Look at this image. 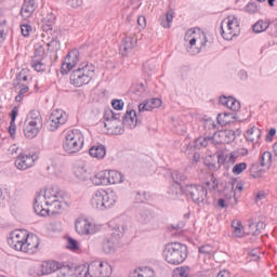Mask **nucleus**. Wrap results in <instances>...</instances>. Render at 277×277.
I'll return each mask as SVG.
<instances>
[{"mask_svg": "<svg viewBox=\"0 0 277 277\" xmlns=\"http://www.w3.org/2000/svg\"><path fill=\"white\" fill-rule=\"evenodd\" d=\"M62 202H64V195H62V190L57 187H51L45 189L44 195H38L35 198L34 202V211L37 215L41 217H47L49 213H57V211H62ZM45 207H51V209H45Z\"/></svg>", "mask_w": 277, "mask_h": 277, "instance_id": "nucleus-1", "label": "nucleus"}, {"mask_svg": "<svg viewBox=\"0 0 277 277\" xmlns=\"http://www.w3.org/2000/svg\"><path fill=\"white\" fill-rule=\"evenodd\" d=\"M94 65L82 62L69 76V81L75 88H83L94 79Z\"/></svg>", "mask_w": 277, "mask_h": 277, "instance_id": "nucleus-2", "label": "nucleus"}, {"mask_svg": "<svg viewBox=\"0 0 277 277\" xmlns=\"http://www.w3.org/2000/svg\"><path fill=\"white\" fill-rule=\"evenodd\" d=\"M187 254H189L187 247L181 242L168 243L163 250V256L170 265H181V263H185Z\"/></svg>", "mask_w": 277, "mask_h": 277, "instance_id": "nucleus-3", "label": "nucleus"}, {"mask_svg": "<svg viewBox=\"0 0 277 277\" xmlns=\"http://www.w3.org/2000/svg\"><path fill=\"white\" fill-rule=\"evenodd\" d=\"M42 130V115L38 110H30L24 121V135L27 140L38 137Z\"/></svg>", "mask_w": 277, "mask_h": 277, "instance_id": "nucleus-4", "label": "nucleus"}, {"mask_svg": "<svg viewBox=\"0 0 277 277\" xmlns=\"http://www.w3.org/2000/svg\"><path fill=\"white\" fill-rule=\"evenodd\" d=\"M181 192L199 207L209 205V197H207L208 192L207 188H205L202 185L187 184L184 187H181Z\"/></svg>", "mask_w": 277, "mask_h": 277, "instance_id": "nucleus-5", "label": "nucleus"}, {"mask_svg": "<svg viewBox=\"0 0 277 277\" xmlns=\"http://www.w3.org/2000/svg\"><path fill=\"white\" fill-rule=\"evenodd\" d=\"M63 148L67 155H76L83 148V134L79 130H71L66 134Z\"/></svg>", "mask_w": 277, "mask_h": 277, "instance_id": "nucleus-6", "label": "nucleus"}, {"mask_svg": "<svg viewBox=\"0 0 277 277\" xmlns=\"http://www.w3.org/2000/svg\"><path fill=\"white\" fill-rule=\"evenodd\" d=\"M29 237V233L25 229H15L10 234V238L8 239V243L10 248L19 252L23 250V245L26 239Z\"/></svg>", "mask_w": 277, "mask_h": 277, "instance_id": "nucleus-7", "label": "nucleus"}, {"mask_svg": "<svg viewBox=\"0 0 277 277\" xmlns=\"http://www.w3.org/2000/svg\"><path fill=\"white\" fill-rule=\"evenodd\" d=\"M104 127L107 131H111L114 135H122L124 133V129L122 127L116 126V120L120 122V114H116L113 110H109L104 114Z\"/></svg>", "mask_w": 277, "mask_h": 277, "instance_id": "nucleus-8", "label": "nucleus"}, {"mask_svg": "<svg viewBox=\"0 0 277 277\" xmlns=\"http://www.w3.org/2000/svg\"><path fill=\"white\" fill-rule=\"evenodd\" d=\"M38 161V155L35 153H21L14 162V166L17 170H29V168H34Z\"/></svg>", "mask_w": 277, "mask_h": 277, "instance_id": "nucleus-9", "label": "nucleus"}, {"mask_svg": "<svg viewBox=\"0 0 277 277\" xmlns=\"http://www.w3.org/2000/svg\"><path fill=\"white\" fill-rule=\"evenodd\" d=\"M68 120V115L64 110H54L48 119L49 131H57L60 127H64Z\"/></svg>", "mask_w": 277, "mask_h": 277, "instance_id": "nucleus-10", "label": "nucleus"}, {"mask_svg": "<svg viewBox=\"0 0 277 277\" xmlns=\"http://www.w3.org/2000/svg\"><path fill=\"white\" fill-rule=\"evenodd\" d=\"M81 60V53L79 50H71L65 57L63 64H62V70L63 72H70L72 68L79 64V61Z\"/></svg>", "mask_w": 277, "mask_h": 277, "instance_id": "nucleus-11", "label": "nucleus"}, {"mask_svg": "<svg viewBox=\"0 0 277 277\" xmlns=\"http://www.w3.org/2000/svg\"><path fill=\"white\" fill-rule=\"evenodd\" d=\"M39 246L40 239L36 235H28L25 242L22 245L19 252H24L25 254H36Z\"/></svg>", "mask_w": 277, "mask_h": 277, "instance_id": "nucleus-12", "label": "nucleus"}, {"mask_svg": "<svg viewBox=\"0 0 277 277\" xmlns=\"http://www.w3.org/2000/svg\"><path fill=\"white\" fill-rule=\"evenodd\" d=\"M61 263L57 261H45L39 266L38 276H49V274H53L57 272L61 267Z\"/></svg>", "mask_w": 277, "mask_h": 277, "instance_id": "nucleus-13", "label": "nucleus"}, {"mask_svg": "<svg viewBox=\"0 0 277 277\" xmlns=\"http://www.w3.org/2000/svg\"><path fill=\"white\" fill-rule=\"evenodd\" d=\"M209 146H217L215 136H199L194 141V148L202 150V148H209Z\"/></svg>", "mask_w": 277, "mask_h": 277, "instance_id": "nucleus-14", "label": "nucleus"}, {"mask_svg": "<svg viewBox=\"0 0 277 277\" xmlns=\"http://www.w3.org/2000/svg\"><path fill=\"white\" fill-rule=\"evenodd\" d=\"M122 123L129 129H135L137 124H142V121L137 119V113L133 109L127 110L122 117Z\"/></svg>", "mask_w": 277, "mask_h": 277, "instance_id": "nucleus-15", "label": "nucleus"}, {"mask_svg": "<svg viewBox=\"0 0 277 277\" xmlns=\"http://www.w3.org/2000/svg\"><path fill=\"white\" fill-rule=\"evenodd\" d=\"M38 9V2L36 0H24L22 9H21V15L23 18H29L34 15V12Z\"/></svg>", "mask_w": 277, "mask_h": 277, "instance_id": "nucleus-16", "label": "nucleus"}, {"mask_svg": "<svg viewBox=\"0 0 277 277\" xmlns=\"http://www.w3.org/2000/svg\"><path fill=\"white\" fill-rule=\"evenodd\" d=\"M102 192V202L104 203V211L107 209H111L118 202V195L114 192H106L105 189H101Z\"/></svg>", "mask_w": 277, "mask_h": 277, "instance_id": "nucleus-17", "label": "nucleus"}, {"mask_svg": "<svg viewBox=\"0 0 277 277\" xmlns=\"http://www.w3.org/2000/svg\"><path fill=\"white\" fill-rule=\"evenodd\" d=\"M116 248H118V240H116V238H111V236L103 238L102 250L105 254H114L116 252Z\"/></svg>", "mask_w": 277, "mask_h": 277, "instance_id": "nucleus-18", "label": "nucleus"}, {"mask_svg": "<svg viewBox=\"0 0 277 277\" xmlns=\"http://www.w3.org/2000/svg\"><path fill=\"white\" fill-rule=\"evenodd\" d=\"M76 233H78V235H91L92 223L87 219H78L76 221Z\"/></svg>", "mask_w": 277, "mask_h": 277, "instance_id": "nucleus-19", "label": "nucleus"}, {"mask_svg": "<svg viewBox=\"0 0 277 277\" xmlns=\"http://www.w3.org/2000/svg\"><path fill=\"white\" fill-rule=\"evenodd\" d=\"M155 217V212L150 207H143L140 209L137 214V220L141 224H148L153 222V219Z\"/></svg>", "mask_w": 277, "mask_h": 277, "instance_id": "nucleus-20", "label": "nucleus"}, {"mask_svg": "<svg viewBox=\"0 0 277 277\" xmlns=\"http://www.w3.org/2000/svg\"><path fill=\"white\" fill-rule=\"evenodd\" d=\"M220 103L232 111H239L241 109V103H239V101L235 100L233 96L223 95L220 97Z\"/></svg>", "mask_w": 277, "mask_h": 277, "instance_id": "nucleus-21", "label": "nucleus"}, {"mask_svg": "<svg viewBox=\"0 0 277 277\" xmlns=\"http://www.w3.org/2000/svg\"><path fill=\"white\" fill-rule=\"evenodd\" d=\"M137 44V39L134 37H126L120 44V53L122 55H127V53H131L133 48Z\"/></svg>", "mask_w": 277, "mask_h": 277, "instance_id": "nucleus-22", "label": "nucleus"}, {"mask_svg": "<svg viewBox=\"0 0 277 277\" xmlns=\"http://www.w3.org/2000/svg\"><path fill=\"white\" fill-rule=\"evenodd\" d=\"M127 228H128L127 223L124 222L118 223L111 228L110 237L117 241H120V239L124 237V233H127Z\"/></svg>", "mask_w": 277, "mask_h": 277, "instance_id": "nucleus-23", "label": "nucleus"}, {"mask_svg": "<svg viewBox=\"0 0 277 277\" xmlns=\"http://www.w3.org/2000/svg\"><path fill=\"white\" fill-rule=\"evenodd\" d=\"M84 277H101V261H93L89 264Z\"/></svg>", "mask_w": 277, "mask_h": 277, "instance_id": "nucleus-24", "label": "nucleus"}, {"mask_svg": "<svg viewBox=\"0 0 277 277\" xmlns=\"http://www.w3.org/2000/svg\"><path fill=\"white\" fill-rule=\"evenodd\" d=\"M108 185H118L124 183V175L116 170L106 171Z\"/></svg>", "mask_w": 277, "mask_h": 277, "instance_id": "nucleus-25", "label": "nucleus"}, {"mask_svg": "<svg viewBox=\"0 0 277 277\" xmlns=\"http://www.w3.org/2000/svg\"><path fill=\"white\" fill-rule=\"evenodd\" d=\"M104 205L101 189L95 190L91 198V206L93 209H97V211H105Z\"/></svg>", "mask_w": 277, "mask_h": 277, "instance_id": "nucleus-26", "label": "nucleus"}, {"mask_svg": "<svg viewBox=\"0 0 277 277\" xmlns=\"http://www.w3.org/2000/svg\"><path fill=\"white\" fill-rule=\"evenodd\" d=\"M245 137L248 142H252V144H259L261 140V129L252 127L246 132Z\"/></svg>", "mask_w": 277, "mask_h": 277, "instance_id": "nucleus-27", "label": "nucleus"}, {"mask_svg": "<svg viewBox=\"0 0 277 277\" xmlns=\"http://www.w3.org/2000/svg\"><path fill=\"white\" fill-rule=\"evenodd\" d=\"M29 79L27 70L22 69L12 82L14 92H18V85L25 84L24 82Z\"/></svg>", "mask_w": 277, "mask_h": 277, "instance_id": "nucleus-28", "label": "nucleus"}, {"mask_svg": "<svg viewBox=\"0 0 277 277\" xmlns=\"http://www.w3.org/2000/svg\"><path fill=\"white\" fill-rule=\"evenodd\" d=\"M89 154L95 159H105L107 149L104 145H95L89 149Z\"/></svg>", "mask_w": 277, "mask_h": 277, "instance_id": "nucleus-29", "label": "nucleus"}, {"mask_svg": "<svg viewBox=\"0 0 277 277\" xmlns=\"http://www.w3.org/2000/svg\"><path fill=\"white\" fill-rule=\"evenodd\" d=\"M74 174L80 181H87L88 180V169H85V164L84 163L75 164L74 166Z\"/></svg>", "mask_w": 277, "mask_h": 277, "instance_id": "nucleus-30", "label": "nucleus"}, {"mask_svg": "<svg viewBox=\"0 0 277 277\" xmlns=\"http://www.w3.org/2000/svg\"><path fill=\"white\" fill-rule=\"evenodd\" d=\"M93 185H109L107 171H100L91 177Z\"/></svg>", "mask_w": 277, "mask_h": 277, "instance_id": "nucleus-31", "label": "nucleus"}, {"mask_svg": "<svg viewBox=\"0 0 277 277\" xmlns=\"http://www.w3.org/2000/svg\"><path fill=\"white\" fill-rule=\"evenodd\" d=\"M172 21H174V11L173 10H169L166 14V16H161L159 18V23L161 25V27H163L164 29H170V27H172Z\"/></svg>", "mask_w": 277, "mask_h": 277, "instance_id": "nucleus-32", "label": "nucleus"}, {"mask_svg": "<svg viewBox=\"0 0 277 277\" xmlns=\"http://www.w3.org/2000/svg\"><path fill=\"white\" fill-rule=\"evenodd\" d=\"M222 27H229L232 31H239V21L235 16H228L222 22Z\"/></svg>", "mask_w": 277, "mask_h": 277, "instance_id": "nucleus-33", "label": "nucleus"}, {"mask_svg": "<svg viewBox=\"0 0 277 277\" xmlns=\"http://www.w3.org/2000/svg\"><path fill=\"white\" fill-rule=\"evenodd\" d=\"M232 228H234L233 230L234 237H237L238 239H241V237H243L245 232H243V225L241 224V221H233Z\"/></svg>", "mask_w": 277, "mask_h": 277, "instance_id": "nucleus-34", "label": "nucleus"}, {"mask_svg": "<svg viewBox=\"0 0 277 277\" xmlns=\"http://www.w3.org/2000/svg\"><path fill=\"white\" fill-rule=\"evenodd\" d=\"M219 137H222L220 142L223 144H230V142H235V132L233 130H226L219 133Z\"/></svg>", "mask_w": 277, "mask_h": 277, "instance_id": "nucleus-35", "label": "nucleus"}, {"mask_svg": "<svg viewBox=\"0 0 277 277\" xmlns=\"http://www.w3.org/2000/svg\"><path fill=\"white\" fill-rule=\"evenodd\" d=\"M173 277H189L192 276V267L180 266L173 271Z\"/></svg>", "mask_w": 277, "mask_h": 277, "instance_id": "nucleus-36", "label": "nucleus"}, {"mask_svg": "<svg viewBox=\"0 0 277 277\" xmlns=\"http://www.w3.org/2000/svg\"><path fill=\"white\" fill-rule=\"evenodd\" d=\"M17 90H19V91H15V92H17V95L15 96V103H22L23 98H25V94L29 93V85L19 84L17 87Z\"/></svg>", "mask_w": 277, "mask_h": 277, "instance_id": "nucleus-37", "label": "nucleus"}, {"mask_svg": "<svg viewBox=\"0 0 277 277\" xmlns=\"http://www.w3.org/2000/svg\"><path fill=\"white\" fill-rule=\"evenodd\" d=\"M267 29H269V22H264L263 19L258 21L252 27L254 34H263Z\"/></svg>", "mask_w": 277, "mask_h": 277, "instance_id": "nucleus-38", "label": "nucleus"}, {"mask_svg": "<svg viewBox=\"0 0 277 277\" xmlns=\"http://www.w3.org/2000/svg\"><path fill=\"white\" fill-rule=\"evenodd\" d=\"M111 276V265L107 262L100 261V277H110Z\"/></svg>", "mask_w": 277, "mask_h": 277, "instance_id": "nucleus-39", "label": "nucleus"}, {"mask_svg": "<svg viewBox=\"0 0 277 277\" xmlns=\"http://www.w3.org/2000/svg\"><path fill=\"white\" fill-rule=\"evenodd\" d=\"M221 36L224 40H233L237 36V32H234L230 27L222 26L221 23Z\"/></svg>", "mask_w": 277, "mask_h": 277, "instance_id": "nucleus-40", "label": "nucleus"}, {"mask_svg": "<svg viewBox=\"0 0 277 277\" xmlns=\"http://www.w3.org/2000/svg\"><path fill=\"white\" fill-rule=\"evenodd\" d=\"M172 179L174 181L175 184H177V186L180 187V192H181V184L182 183H185V181H187V175H185V173L183 172H179V171H175L172 173Z\"/></svg>", "mask_w": 277, "mask_h": 277, "instance_id": "nucleus-41", "label": "nucleus"}, {"mask_svg": "<svg viewBox=\"0 0 277 277\" xmlns=\"http://www.w3.org/2000/svg\"><path fill=\"white\" fill-rule=\"evenodd\" d=\"M44 60H31V67L37 72H44L47 70V64L43 62Z\"/></svg>", "mask_w": 277, "mask_h": 277, "instance_id": "nucleus-42", "label": "nucleus"}, {"mask_svg": "<svg viewBox=\"0 0 277 277\" xmlns=\"http://www.w3.org/2000/svg\"><path fill=\"white\" fill-rule=\"evenodd\" d=\"M45 50L44 45L37 44L35 45V55L32 56V60H44Z\"/></svg>", "mask_w": 277, "mask_h": 277, "instance_id": "nucleus-43", "label": "nucleus"}, {"mask_svg": "<svg viewBox=\"0 0 277 277\" xmlns=\"http://www.w3.org/2000/svg\"><path fill=\"white\" fill-rule=\"evenodd\" d=\"M249 172L252 179H261L263 174V170L260 169L259 163L252 164Z\"/></svg>", "mask_w": 277, "mask_h": 277, "instance_id": "nucleus-44", "label": "nucleus"}, {"mask_svg": "<svg viewBox=\"0 0 277 277\" xmlns=\"http://www.w3.org/2000/svg\"><path fill=\"white\" fill-rule=\"evenodd\" d=\"M271 163H272V153L264 151L261 157L260 166L262 168H265V166H269Z\"/></svg>", "mask_w": 277, "mask_h": 277, "instance_id": "nucleus-45", "label": "nucleus"}, {"mask_svg": "<svg viewBox=\"0 0 277 277\" xmlns=\"http://www.w3.org/2000/svg\"><path fill=\"white\" fill-rule=\"evenodd\" d=\"M205 166L208 167L210 172H217L220 170V166L211 157L205 160Z\"/></svg>", "mask_w": 277, "mask_h": 277, "instance_id": "nucleus-46", "label": "nucleus"}, {"mask_svg": "<svg viewBox=\"0 0 277 277\" xmlns=\"http://www.w3.org/2000/svg\"><path fill=\"white\" fill-rule=\"evenodd\" d=\"M248 168V163L246 162H240V163H236L234 167H233V174H235L236 176L241 174L243 172V170H246Z\"/></svg>", "mask_w": 277, "mask_h": 277, "instance_id": "nucleus-47", "label": "nucleus"}, {"mask_svg": "<svg viewBox=\"0 0 277 277\" xmlns=\"http://www.w3.org/2000/svg\"><path fill=\"white\" fill-rule=\"evenodd\" d=\"M67 249L71 250V252H77V250H79V241L75 240L71 237H68Z\"/></svg>", "mask_w": 277, "mask_h": 277, "instance_id": "nucleus-48", "label": "nucleus"}, {"mask_svg": "<svg viewBox=\"0 0 277 277\" xmlns=\"http://www.w3.org/2000/svg\"><path fill=\"white\" fill-rule=\"evenodd\" d=\"M71 272L70 267L61 264V267L57 269V277H70Z\"/></svg>", "mask_w": 277, "mask_h": 277, "instance_id": "nucleus-49", "label": "nucleus"}, {"mask_svg": "<svg viewBox=\"0 0 277 277\" xmlns=\"http://www.w3.org/2000/svg\"><path fill=\"white\" fill-rule=\"evenodd\" d=\"M8 38V26L5 25V21L0 24V44H2Z\"/></svg>", "mask_w": 277, "mask_h": 277, "instance_id": "nucleus-50", "label": "nucleus"}, {"mask_svg": "<svg viewBox=\"0 0 277 277\" xmlns=\"http://www.w3.org/2000/svg\"><path fill=\"white\" fill-rule=\"evenodd\" d=\"M144 92H146V85L144 83H137L133 87V93L136 96H144Z\"/></svg>", "mask_w": 277, "mask_h": 277, "instance_id": "nucleus-51", "label": "nucleus"}, {"mask_svg": "<svg viewBox=\"0 0 277 277\" xmlns=\"http://www.w3.org/2000/svg\"><path fill=\"white\" fill-rule=\"evenodd\" d=\"M245 11L248 14H256L259 13V5H256V3L254 2H249L246 6H245Z\"/></svg>", "mask_w": 277, "mask_h": 277, "instance_id": "nucleus-52", "label": "nucleus"}, {"mask_svg": "<svg viewBox=\"0 0 277 277\" xmlns=\"http://www.w3.org/2000/svg\"><path fill=\"white\" fill-rule=\"evenodd\" d=\"M213 253V247L211 245H203L199 247V254H205L206 256H209V254Z\"/></svg>", "mask_w": 277, "mask_h": 277, "instance_id": "nucleus-53", "label": "nucleus"}, {"mask_svg": "<svg viewBox=\"0 0 277 277\" xmlns=\"http://www.w3.org/2000/svg\"><path fill=\"white\" fill-rule=\"evenodd\" d=\"M143 111H153L150 102H148V100H145L143 103L138 105V114H142Z\"/></svg>", "mask_w": 277, "mask_h": 277, "instance_id": "nucleus-54", "label": "nucleus"}, {"mask_svg": "<svg viewBox=\"0 0 277 277\" xmlns=\"http://www.w3.org/2000/svg\"><path fill=\"white\" fill-rule=\"evenodd\" d=\"M147 101L149 102L151 110L157 109V108L161 107V105H162L161 98H159V97L149 98Z\"/></svg>", "mask_w": 277, "mask_h": 277, "instance_id": "nucleus-55", "label": "nucleus"}, {"mask_svg": "<svg viewBox=\"0 0 277 277\" xmlns=\"http://www.w3.org/2000/svg\"><path fill=\"white\" fill-rule=\"evenodd\" d=\"M42 23H43V25L54 26L55 25V15L53 13L48 14L43 18Z\"/></svg>", "mask_w": 277, "mask_h": 277, "instance_id": "nucleus-56", "label": "nucleus"}, {"mask_svg": "<svg viewBox=\"0 0 277 277\" xmlns=\"http://www.w3.org/2000/svg\"><path fill=\"white\" fill-rule=\"evenodd\" d=\"M111 106L115 108L117 111H121V109L124 108V102L122 100H113L111 101Z\"/></svg>", "mask_w": 277, "mask_h": 277, "instance_id": "nucleus-57", "label": "nucleus"}, {"mask_svg": "<svg viewBox=\"0 0 277 277\" xmlns=\"http://www.w3.org/2000/svg\"><path fill=\"white\" fill-rule=\"evenodd\" d=\"M49 51H57L60 49V40L57 39H52L48 43Z\"/></svg>", "mask_w": 277, "mask_h": 277, "instance_id": "nucleus-58", "label": "nucleus"}, {"mask_svg": "<svg viewBox=\"0 0 277 277\" xmlns=\"http://www.w3.org/2000/svg\"><path fill=\"white\" fill-rule=\"evenodd\" d=\"M22 29V35L24 36V38H27L29 36V32L31 31V26L27 25V24H23L21 26Z\"/></svg>", "mask_w": 277, "mask_h": 277, "instance_id": "nucleus-59", "label": "nucleus"}, {"mask_svg": "<svg viewBox=\"0 0 277 277\" xmlns=\"http://www.w3.org/2000/svg\"><path fill=\"white\" fill-rule=\"evenodd\" d=\"M135 200H136V202H146V193L145 192L136 193Z\"/></svg>", "mask_w": 277, "mask_h": 277, "instance_id": "nucleus-60", "label": "nucleus"}, {"mask_svg": "<svg viewBox=\"0 0 277 277\" xmlns=\"http://www.w3.org/2000/svg\"><path fill=\"white\" fill-rule=\"evenodd\" d=\"M9 133H10L11 137H14V135H16V121L10 122Z\"/></svg>", "mask_w": 277, "mask_h": 277, "instance_id": "nucleus-61", "label": "nucleus"}, {"mask_svg": "<svg viewBox=\"0 0 277 277\" xmlns=\"http://www.w3.org/2000/svg\"><path fill=\"white\" fill-rule=\"evenodd\" d=\"M11 121L16 122V118L18 117V106H14L11 110Z\"/></svg>", "mask_w": 277, "mask_h": 277, "instance_id": "nucleus-62", "label": "nucleus"}, {"mask_svg": "<svg viewBox=\"0 0 277 277\" xmlns=\"http://www.w3.org/2000/svg\"><path fill=\"white\" fill-rule=\"evenodd\" d=\"M67 4L69 8H79L81 6V1L80 0H68Z\"/></svg>", "mask_w": 277, "mask_h": 277, "instance_id": "nucleus-63", "label": "nucleus"}, {"mask_svg": "<svg viewBox=\"0 0 277 277\" xmlns=\"http://www.w3.org/2000/svg\"><path fill=\"white\" fill-rule=\"evenodd\" d=\"M133 277H153V275H148V273L144 271H141V272L135 271L133 274Z\"/></svg>", "mask_w": 277, "mask_h": 277, "instance_id": "nucleus-64", "label": "nucleus"}]
</instances>
